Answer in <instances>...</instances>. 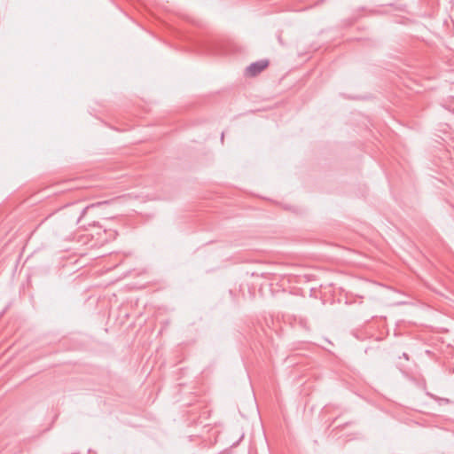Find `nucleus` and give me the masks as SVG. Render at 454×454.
<instances>
[{
  "instance_id": "obj_2",
  "label": "nucleus",
  "mask_w": 454,
  "mask_h": 454,
  "mask_svg": "<svg viewBox=\"0 0 454 454\" xmlns=\"http://www.w3.org/2000/svg\"><path fill=\"white\" fill-rule=\"evenodd\" d=\"M269 66V60L261 59L250 64L246 68V74L247 76H256L260 73H262L267 67Z\"/></svg>"
},
{
  "instance_id": "obj_3",
  "label": "nucleus",
  "mask_w": 454,
  "mask_h": 454,
  "mask_svg": "<svg viewBox=\"0 0 454 454\" xmlns=\"http://www.w3.org/2000/svg\"><path fill=\"white\" fill-rule=\"evenodd\" d=\"M299 324L301 326H302L304 329H309L308 320L306 318H300Z\"/></svg>"
},
{
  "instance_id": "obj_1",
  "label": "nucleus",
  "mask_w": 454,
  "mask_h": 454,
  "mask_svg": "<svg viewBox=\"0 0 454 454\" xmlns=\"http://www.w3.org/2000/svg\"><path fill=\"white\" fill-rule=\"evenodd\" d=\"M107 203H108L107 201H101V202L93 203L87 207H82L80 206L79 202H75V203L67 206L64 208V210L66 211V214H74V215H75L74 222L76 224H78V223H80L82 218L85 215V214L87 213L88 210L94 208L96 207H99V206L107 204Z\"/></svg>"
}]
</instances>
